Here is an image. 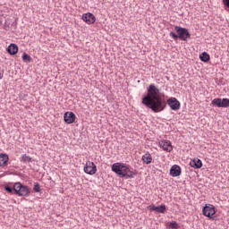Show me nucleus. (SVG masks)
Segmentation results:
<instances>
[{
  "label": "nucleus",
  "mask_w": 229,
  "mask_h": 229,
  "mask_svg": "<svg viewBox=\"0 0 229 229\" xmlns=\"http://www.w3.org/2000/svg\"><path fill=\"white\" fill-rule=\"evenodd\" d=\"M156 212H157V214H165V205L156 206Z\"/></svg>",
  "instance_id": "obj_20"
},
{
  "label": "nucleus",
  "mask_w": 229,
  "mask_h": 229,
  "mask_svg": "<svg viewBox=\"0 0 229 229\" xmlns=\"http://www.w3.org/2000/svg\"><path fill=\"white\" fill-rule=\"evenodd\" d=\"M147 95L142 98V105L147 108H150L155 114L165 110V100L160 97V89L155 84H150L147 89Z\"/></svg>",
  "instance_id": "obj_1"
},
{
  "label": "nucleus",
  "mask_w": 229,
  "mask_h": 229,
  "mask_svg": "<svg viewBox=\"0 0 229 229\" xmlns=\"http://www.w3.org/2000/svg\"><path fill=\"white\" fill-rule=\"evenodd\" d=\"M22 60L23 62H26L28 64H30V62H33V58H31V55H28L27 53H23Z\"/></svg>",
  "instance_id": "obj_19"
},
{
  "label": "nucleus",
  "mask_w": 229,
  "mask_h": 229,
  "mask_svg": "<svg viewBox=\"0 0 229 229\" xmlns=\"http://www.w3.org/2000/svg\"><path fill=\"white\" fill-rule=\"evenodd\" d=\"M191 167H194V169H201L203 167V163L201 162V159L195 157L192 161L190 163Z\"/></svg>",
  "instance_id": "obj_14"
},
{
  "label": "nucleus",
  "mask_w": 229,
  "mask_h": 229,
  "mask_svg": "<svg viewBox=\"0 0 229 229\" xmlns=\"http://www.w3.org/2000/svg\"><path fill=\"white\" fill-rule=\"evenodd\" d=\"M202 214L208 219H214V216H216V207L211 204H206L202 208Z\"/></svg>",
  "instance_id": "obj_5"
},
{
  "label": "nucleus",
  "mask_w": 229,
  "mask_h": 229,
  "mask_svg": "<svg viewBox=\"0 0 229 229\" xmlns=\"http://www.w3.org/2000/svg\"><path fill=\"white\" fill-rule=\"evenodd\" d=\"M33 189L35 192H40V184L38 182H35Z\"/></svg>",
  "instance_id": "obj_22"
},
{
  "label": "nucleus",
  "mask_w": 229,
  "mask_h": 229,
  "mask_svg": "<svg viewBox=\"0 0 229 229\" xmlns=\"http://www.w3.org/2000/svg\"><path fill=\"white\" fill-rule=\"evenodd\" d=\"M211 105L217 108H229V98H214Z\"/></svg>",
  "instance_id": "obj_6"
},
{
  "label": "nucleus",
  "mask_w": 229,
  "mask_h": 229,
  "mask_svg": "<svg viewBox=\"0 0 229 229\" xmlns=\"http://www.w3.org/2000/svg\"><path fill=\"white\" fill-rule=\"evenodd\" d=\"M159 148H162L164 151H167L171 153L173 151V145H171V141L163 140L159 141Z\"/></svg>",
  "instance_id": "obj_10"
},
{
  "label": "nucleus",
  "mask_w": 229,
  "mask_h": 229,
  "mask_svg": "<svg viewBox=\"0 0 229 229\" xmlns=\"http://www.w3.org/2000/svg\"><path fill=\"white\" fill-rule=\"evenodd\" d=\"M170 228H172V229H178V223H176L175 221H172L170 223Z\"/></svg>",
  "instance_id": "obj_23"
},
{
  "label": "nucleus",
  "mask_w": 229,
  "mask_h": 229,
  "mask_svg": "<svg viewBox=\"0 0 229 229\" xmlns=\"http://www.w3.org/2000/svg\"><path fill=\"white\" fill-rule=\"evenodd\" d=\"M13 191H14V194H16L17 196L25 197V198L30 196L31 192L30 190V187L26 185H22V183L19 182L13 184Z\"/></svg>",
  "instance_id": "obj_4"
},
{
  "label": "nucleus",
  "mask_w": 229,
  "mask_h": 229,
  "mask_svg": "<svg viewBox=\"0 0 229 229\" xmlns=\"http://www.w3.org/2000/svg\"><path fill=\"white\" fill-rule=\"evenodd\" d=\"M170 174H171L174 178H176V176H180V174H182V167H180V165H174L170 168Z\"/></svg>",
  "instance_id": "obj_12"
},
{
  "label": "nucleus",
  "mask_w": 229,
  "mask_h": 229,
  "mask_svg": "<svg viewBox=\"0 0 229 229\" xmlns=\"http://www.w3.org/2000/svg\"><path fill=\"white\" fill-rule=\"evenodd\" d=\"M3 76H4V70L0 67V80H3Z\"/></svg>",
  "instance_id": "obj_26"
},
{
  "label": "nucleus",
  "mask_w": 229,
  "mask_h": 229,
  "mask_svg": "<svg viewBox=\"0 0 229 229\" xmlns=\"http://www.w3.org/2000/svg\"><path fill=\"white\" fill-rule=\"evenodd\" d=\"M10 160V157H8V154H0V167H6L8 165V161Z\"/></svg>",
  "instance_id": "obj_13"
},
{
  "label": "nucleus",
  "mask_w": 229,
  "mask_h": 229,
  "mask_svg": "<svg viewBox=\"0 0 229 229\" xmlns=\"http://www.w3.org/2000/svg\"><path fill=\"white\" fill-rule=\"evenodd\" d=\"M111 169L113 173H115L121 178H126V180L134 178L135 174H137L135 172L130 170V166L124 163H114L112 165Z\"/></svg>",
  "instance_id": "obj_2"
},
{
  "label": "nucleus",
  "mask_w": 229,
  "mask_h": 229,
  "mask_svg": "<svg viewBox=\"0 0 229 229\" xmlns=\"http://www.w3.org/2000/svg\"><path fill=\"white\" fill-rule=\"evenodd\" d=\"M148 210H153L154 212H156V208H157V206H155V205H150V206H148Z\"/></svg>",
  "instance_id": "obj_25"
},
{
  "label": "nucleus",
  "mask_w": 229,
  "mask_h": 229,
  "mask_svg": "<svg viewBox=\"0 0 229 229\" xmlns=\"http://www.w3.org/2000/svg\"><path fill=\"white\" fill-rule=\"evenodd\" d=\"M32 158L31 157L24 154L20 157V161L23 162V164H30L31 162Z\"/></svg>",
  "instance_id": "obj_17"
},
{
  "label": "nucleus",
  "mask_w": 229,
  "mask_h": 229,
  "mask_svg": "<svg viewBox=\"0 0 229 229\" xmlns=\"http://www.w3.org/2000/svg\"><path fill=\"white\" fill-rule=\"evenodd\" d=\"M82 21H84L86 24H94L96 22V16L91 13H87L82 14Z\"/></svg>",
  "instance_id": "obj_11"
},
{
  "label": "nucleus",
  "mask_w": 229,
  "mask_h": 229,
  "mask_svg": "<svg viewBox=\"0 0 229 229\" xmlns=\"http://www.w3.org/2000/svg\"><path fill=\"white\" fill-rule=\"evenodd\" d=\"M141 160L143 164H146V165H149V164L153 162V157L149 152H147L142 156Z\"/></svg>",
  "instance_id": "obj_15"
},
{
  "label": "nucleus",
  "mask_w": 229,
  "mask_h": 229,
  "mask_svg": "<svg viewBox=\"0 0 229 229\" xmlns=\"http://www.w3.org/2000/svg\"><path fill=\"white\" fill-rule=\"evenodd\" d=\"M7 53H9V55H17V53H19V47L17 46V44H13L12 43L8 47H7Z\"/></svg>",
  "instance_id": "obj_16"
},
{
  "label": "nucleus",
  "mask_w": 229,
  "mask_h": 229,
  "mask_svg": "<svg viewBox=\"0 0 229 229\" xmlns=\"http://www.w3.org/2000/svg\"><path fill=\"white\" fill-rule=\"evenodd\" d=\"M64 121L66 124H72L76 121V114L72 112H66L64 114Z\"/></svg>",
  "instance_id": "obj_8"
},
{
  "label": "nucleus",
  "mask_w": 229,
  "mask_h": 229,
  "mask_svg": "<svg viewBox=\"0 0 229 229\" xmlns=\"http://www.w3.org/2000/svg\"><path fill=\"white\" fill-rule=\"evenodd\" d=\"M4 191H6L7 192H9V194H13V188L10 187V186H5L4 187Z\"/></svg>",
  "instance_id": "obj_24"
},
{
  "label": "nucleus",
  "mask_w": 229,
  "mask_h": 229,
  "mask_svg": "<svg viewBox=\"0 0 229 229\" xmlns=\"http://www.w3.org/2000/svg\"><path fill=\"white\" fill-rule=\"evenodd\" d=\"M84 173L92 176L96 174V173H98V166H96V164H94V162L87 161L84 166Z\"/></svg>",
  "instance_id": "obj_7"
},
{
  "label": "nucleus",
  "mask_w": 229,
  "mask_h": 229,
  "mask_svg": "<svg viewBox=\"0 0 229 229\" xmlns=\"http://www.w3.org/2000/svg\"><path fill=\"white\" fill-rule=\"evenodd\" d=\"M167 105L170 106L171 110H180V101L176 98H170L167 100Z\"/></svg>",
  "instance_id": "obj_9"
},
{
  "label": "nucleus",
  "mask_w": 229,
  "mask_h": 229,
  "mask_svg": "<svg viewBox=\"0 0 229 229\" xmlns=\"http://www.w3.org/2000/svg\"><path fill=\"white\" fill-rule=\"evenodd\" d=\"M199 58L201 62H208L210 60V55L207 52H203L200 55Z\"/></svg>",
  "instance_id": "obj_18"
},
{
  "label": "nucleus",
  "mask_w": 229,
  "mask_h": 229,
  "mask_svg": "<svg viewBox=\"0 0 229 229\" xmlns=\"http://www.w3.org/2000/svg\"><path fill=\"white\" fill-rule=\"evenodd\" d=\"M224 8L226 12H229V0H222Z\"/></svg>",
  "instance_id": "obj_21"
},
{
  "label": "nucleus",
  "mask_w": 229,
  "mask_h": 229,
  "mask_svg": "<svg viewBox=\"0 0 229 229\" xmlns=\"http://www.w3.org/2000/svg\"><path fill=\"white\" fill-rule=\"evenodd\" d=\"M174 30L177 34L174 31L170 32V37H172L174 40H178V38H180V40H183L185 42L188 38H191V32H189V30L180 26H175Z\"/></svg>",
  "instance_id": "obj_3"
}]
</instances>
